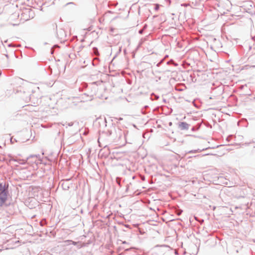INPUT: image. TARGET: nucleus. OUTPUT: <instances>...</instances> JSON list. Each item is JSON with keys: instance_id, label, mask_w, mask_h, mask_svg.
<instances>
[{"instance_id": "1", "label": "nucleus", "mask_w": 255, "mask_h": 255, "mask_svg": "<svg viewBox=\"0 0 255 255\" xmlns=\"http://www.w3.org/2000/svg\"><path fill=\"white\" fill-rule=\"evenodd\" d=\"M8 198V191L5 185L0 183V206L5 204Z\"/></svg>"}, {"instance_id": "3", "label": "nucleus", "mask_w": 255, "mask_h": 255, "mask_svg": "<svg viewBox=\"0 0 255 255\" xmlns=\"http://www.w3.org/2000/svg\"><path fill=\"white\" fill-rule=\"evenodd\" d=\"M180 127L182 129H186L188 128V125L185 123H182L180 124Z\"/></svg>"}, {"instance_id": "5", "label": "nucleus", "mask_w": 255, "mask_h": 255, "mask_svg": "<svg viewBox=\"0 0 255 255\" xmlns=\"http://www.w3.org/2000/svg\"><path fill=\"white\" fill-rule=\"evenodd\" d=\"M17 25H18V24H12L13 26Z\"/></svg>"}, {"instance_id": "2", "label": "nucleus", "mask_w": 255, "mask_h": 255, "mask_svg": "<svg viewBox=\"0 0 255 255\" xmlns=\"http://www.w3.org/2000/svg\"><path fill=\"white\" fill-rule=\"evenodd\" d=\"M11 161H17L19 163L21 164H24L25 163V159H19V160H17L15 158H14V157H12L11 159H10Z\"/></svg>"}, {"instance_id": "4", "label": "nucleus", "mask_w": 255, "mask_h": 255, "mask_svg": "<svg viewBox=\"0 0 255 255\" xmlns=\"http://www.w3.org/2000/svg\"><path fill=\"white\" fill-rule=\"evenodd\" d=\"M158 8H159V5H158V4H157V5H156L155 9H156V10H157Z\"/></svg>"}]
</instances>
